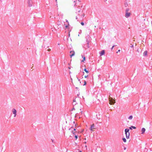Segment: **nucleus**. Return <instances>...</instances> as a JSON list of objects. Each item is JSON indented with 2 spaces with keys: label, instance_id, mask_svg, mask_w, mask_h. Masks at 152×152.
<instances>
[{
  "label": "nucleus",
  "instance_id": "obj_12",
  "mask_svg": "<svg viewBox=\"0 0 152 152\" xmlns=\"http://www.w3.org/2000/svg\"><path fill=\"white\" fill-rule=\"evenodd\" d=\"M28 4H29V6H32V1H28Z\"/></svg>",
  "mask_w": 152,
  "mask_h": 152
},
{
  "label": "nucleus",
  "instance_id": "obj_25",
  "mask_svg": "<svg viewBox=\"0 0 152 152\" xmlns=\"http://www.w3.org/2000/svg\"><path fill=\"white\" fill-rule=\"evenodd\" d=\"M120 51V50H118V51L117 52H116V53H118V52H119Z\"/></svg>",
  "mask_w": 152,
  "mask_h": 152
},
{
  "label": "nucleus",
  "instance_id": "obj_30",
  "mask_svg": "<svg viewBox=\"0 0 152 152\" xmlns=\"http://www.w3.org/2000/svg\"><path fill=\"white\" fill-rule=\"evenodd\" d=\"M132 48H133V45H132V46H131Z\"/></svg>",
  "mask_w": 152,
  "mask_h": 152
},
{
  "label": "nucleus",
  "instance_id": "obj_15",
  "mask_svg": "<svg viewBox=\"0 0 152 152\" xmlns=\"http://www.w3.org/2000/svg\"><path fill=\"white\" fill-rule=\"evenodd\" d=\"M132 128L134 129H136V127L134 126H131V127H129V128L130 129H132Z\"/></svg>",
  "mask_w": 152,
  "mask_h": 152
},
{
  "label": "nucleus",
  "instance_id": "obj_27",
  "mask_svg": "<svg viewBox=\"0 0 152 152\" xmlns=\"http://www.w3.org/2000/svg\"><path fill=\"white\" fill-rule=\"evenodd\" d=\"M114 45H113V47H112V48H111V49H112H112H113V48H114Z\"/></svg>",
  "mask_w": 152,
  "mask_h": 152
},
{
  "label": "nucleus",
  "instance_id": "obj_18",
  "mask_svg": "<svg viewBox=\"0 0 152 152\" xmlns=\"http://www.w3.org/2000/svg\"><path fill=\"white\" fill-rule=\"evenodd\" d=\"M84 71L87 73H88L89 72L86 69V68L84 69Z\"/></svg>",
  "mask_w": 152,
  "mask_h": 152
},
{
  "label": "nucleus",
  "instance_id": "obj_16",
  "mask_svg": "<svg viewBox=\"0 0 152 152\" xmlns=\"http://www.w3.org/2000/svg\"><path fill=\"white\" fill-rule=\"evenodd\" d=\"M122 140H123V141L124 142H126V139L125 138H122Z\"/></svg>",
  "mask_w": 152,
  "mask_h": 152
},
{
  "label": "nucleus",
  "instance_id": "obj_37",
  "mask_svg": "<svg viewBox=\"0 0 152 152\" xmlns=\"http://www.w3.org/2000/svg\"><path fill=\"white\" fill-rule=\"evenodd\" d=\"M80 152H82V151H80Z\"/></svg>",
  "mask_w": 152,
  "mask_h": 152
},
{
  "label": "nucleus",
  "instance_id": "obj_13",
  "mask_svg": "<svg viewBox=\"0 0 152 152\" xmlns=\"http://www.w3.org/2000/svg\"><path fill=\"white\" fill-rule=\"evenodd\" d=\"M147 55V52L146 51H145L144 53H143V55L144 56H146Z\"/></svg>",
  "mask_w": 152,
  "mask_h": 152
},
{
  "label": "nucleus",
  "instance_id": "obj_32",
  "mask_svg": "<svg viewBox=\"0 0 152 152\" xmlns=\"http://www.w3.org/2000/svg\"><path fill=\"white\" fill-rule=\"evenodd\" d=\"M126 149V148H124V149L125 150Z\"/></svg>",
  "mask_w": 152,
  "mask_h": 152
},
{
  "label": "nucleus",
  "instance_id": "obj_19",
  "mask_svg": "<svg viewBox=\"0 0 152 152\" xmlns=\"http://www.w3.org/2000/svg\"><path fill=\"white\" fill-rule=\"evenodd\" d=\"M140 49H140V48H138L137 50V52H138V53H139L140 51Z\"/></svg>",
  "mask_w": 152,
  "mask_h": 152
},
{
  "label": "nucleus",
  "instance_id": "obj_35",
  "mask_svg": "<svg viewBox=\"0 0 152 152\" xmlns=\"http://www.w3.org/2000/svg\"><path fill=\"white\" fill-rule=\"evenodd\" d=\"M86 142H84V143H85V144H86Z\"/></svg>",
  "mask_w": 152,
  "mask_h": 152
},
{
  "label": "nucleus",
  "instance_id": "obj_3",
  "mask_svg": "<svg viewBox=\"0 0 152 152\" xmlns=\"http://www.w3.org/2000/svg\"><path fill=\"white\" fill-rule=\"evenodd\" d=\"M109 104L110 105L114 104L115 102V100L111 97L110 96H109Z\"/></svg>",
  "mask_w": 152,
  "mask_h": 152
},
{
  "label": "nucleus",
  "instance_id": "obj_8",
  "mask_svg": "<svg viewBox=\"0 0 152 152\" xmlns=\"http://www.w3.org/2000/svg\"><path fill=\"white\" fill-rule=\"evenodd\" d=\"M70 53L71 54L70 55V57L71 58L72 56H74L75 54V52L74 51H71L70 52Z\"/></svg>",
  "mask_w": 152,
  "mask_h": 152
},
{
  "label": "nucleus",
  "instance_id": "obj_23",
  "mask_svg": "<svg viewBox=\"0 0 152 152\" xmlns=\"http://www.w3.org/2000/svg\"><path fill=\"white\" fill-rule=\"evenodd\" d=\"M88 75H85V78H86L87 77H88Z\"/></svg>",
  "mask_w": 152,
  "mask_h": 152
},
{
  "label": "nucleus",
  "instance_id": "obj_11",
  "mask_svg": "<svg viewBox=\"0 0 152 152\" xmlns=\"http://www.w3.org/2000/svg\"><path fill=\"white\" fill-rule=\"evenodd\" d=\"M145 131V129L144 128H142L141 130L142 134H143Z\"/></svg>",
  "mask_w": 152,
  "mask_h": 152
},
{
  "label": "nucleus",
  "instance_id": "obj_26",
  "mask_svg": "<svg viewBox=\"0 0 152 152\" xmlns=\"http://www.w3.org/2000/svg\"><path fill=\"white\" fill-rule=\"evenodd\" d=\"M68 27V26H67V25H66V26H65V27L66 28H67Z\"/></svg>",
  "mask_w": 152,
  "mask_h": 152
},
{
  "label": "nucleus",
  "instance_id": "obj_4",
  "mask_svg": "<svg viewBox=\"0 0 152 152\" xmlns=\"http://www.w3.org/2000/svg\"><path fill=\"white\" fill-rule=\"evenodd\" d=\"M72 82L74 84L75 86H77H77L78 84H80V80H78L77 78L76 79L75 81H74L73 82L72 80Z\"/></svg>",
  "mask_w": 152,
  "mask_h": 152
},
{
  "label": "nucleus",
  "instance_id": "obj_17",
  "mask_svg": "<svg viewBox=\"0 0 152 152\" xmlns=\"http://www.w3.org/2000/svg\"><path fill=\"white\" fill-rule=\"evenodd\" d=\"M133 118V116L132 115H130L128 118L129 120H131Z\"/></svg>",
  "mask_w": 152,
  "mask_h": 152
},
{
  "label": "nucleus",
  "instance_id": "obj_7",
  "mask_svg": "<svg viewBox=\"0 0 152 152\" xmlns=\"http://www.w3.org/2000/svg\"><path fill=\"white\" fill-rule=\"evenodd\" d=\"M12 112L14 114V117H15L16 115V113H17V111L14 108L12 109Z\"/></svg>",
  "mask_w": 152,
  "mask_h": 152
},
{
  "label": "nucleus",
  "instance_id": "obj_2",
  "mask_svg": "<svg viewBox=\"0 0 152 152\" xmlns=\"http://www.w3.org/2000/svg\"><path fill=\"white\" fill-rule=\"evenodd\" d=\"M129 130V129H126L125 130V134L126 138L127 139H129L130 133Z\"/></svg>",
  "mask_w": 152,
  "mask_h": 152
},
{
  "label": "nucleus",
  "instance_id": "obj_21",
  "mask_svg": "<svg viewBox=\"0 0 152 152\" xmlns=\"http://www.w3.org/2000/svg\"><path fill=\"white\" fill-rule=\"evenodd\" d=\"M75 138L76 139L77 138V135H75Z\"/></svg>",
  "mask_w": 152,
  "mask_h": 152
},
{
  "label": "nucleus",
  "instance_id": "obj_10",
  "mask_svg": "<svg viewBox=\"0 0 152 152\" xmlns=\"http://www.w3.org/2000/svg\"><path fill=\"white\" fill-rule=\"evenodd\" d=\"M70 130H71L72 131V132L73 133V134H74L75 133V129H73L72 127L70 129Z\"/></svg>",
  "mask_w": 152,
  "mask_h": 152
},
{
  "label": "nucleus",
  "instance_id": "obj_5",
  "mask_svg": "<svg viewBox=\"0 0 152 152\" xmlns=\"http://www.w3.org/2000/svg\"><path fill=\"white\" fill-rule=\"evenodd\" d=\"M96 128L95 127V126L94 124H93L91 126L90 128V130L92 132H93L94 131L95 129H96Z\"/></svg>",
  "mask_w": 152,
  "mask_h": 152
},
{
  "label": "nucleus",
  "instance_id": "obj_6",
  "mask_svg": "<svg viewBox=\"0 0 152 152\" xmlns=\"http://www.w3.org/2000/svg\"><path fill=\"white\" fill-rule=\"evenodd\" d=\"M129 10L128 9H127L126 10V13L125 14V17L126 18H128L130 16V13L129 12H128Z\"/></svg>",
  "mask_w": 152,
  "mask_h": 152
},
{
  "label": "nucleus",
  "instance_id": "obj_22",
  "mask_svg": "<svg viewBox=\"0 0 152 152\" xmlns=\"http://www.w3.org/2000/svg\"><path fill=\"white\" fill-rule=\"evenodd\" d=\"M84 85H85L86 84V81H84Z\"/></svg>",
  "mask_w": 152,
  "mask_h": 152
},
{
  "label": "nucleus",
  "instance_id": "obj_34",
  "mask_svg": "<svg viewBox=\"0 0 152 152\" xmlns=\"http://www.w3.org/2000/svg\"><path fill=\"white\" fill-rule=\"evenodd\" d=\"M80 12V10L78 12Z\"/></svg>",
  "mask_w": 152,
  "mask_h": 152
},
{
  "label": "nucleus",
  "instance_id": "obj_36",
  "mask_svg": "<svg viewBox=\"0 0 152 152\" xmlns=\"http://www.w3.org/2000/svg\"><path fill=\"white\" fill-rule=\"evenodd\" d=\"M84 16V14H83V16Z\"/></svg>",
  "mask_w": 152,
  "mask_h": 152
},
{
  "label": "nucleus",
  "instance_id": "obj_29",
  "mask_svg": "<svg viewBox=\"0 0 152 152\" xmlns=\"http://www.w3.org/2000/svg\"><path fill=\"white\" fill-rule=\"evenodd\" d=\"M73 102H75V99L73 100Z\"/></svg>",
  "mask_w": 152,
  "mask_h": 152
},
{
  "label": "nucleus",
  "instance_id": "obj_28",
  "mask_svg": "<svg viewBox=\"0 0 152 152\" xmlns=\"http://www.w3.org/2000/svg\"><path fill=\"white\" fill-rule=\"evenodd\" d=\"M70 33L69 32V36L70 37Z\"/></svg>",
  "mask_w": 152,
  "mask_h": 152
},
{
  "label": "nucleus",
  "instance_id": "obj_9",
  "mask_svg": "<svg viewBox=\"0 0 152 152\" xmlns=\"http://www.w3.org/2000/svg\"><path fill=\"white\" fill-rule=\"evenodd\" d=\"M105 53V51L104 50H102L100 53V56H101L104 55Z\"/></svg>",
  "mask_w": 152,
  "mask_h": 152
},
{
  "label": "nucleus",
  "instance_id": "obj_14",
  "mask_svg": "<svg viewBox=\"0 0 152 152\" xmlns=\"http://www.w3.org/2000/svg\"><path fill=\"white\" fill-rule=\"evenodd\" d=\"M82 57L83 58V60L81 61L82 62H83L85 60V56H82Z\"/></svg>",
  "mask_w": 152,
  "mask_h": 152
},
{
  "label": "nucleus",
  "instance_id": "obj_1",
  "mask_svg": "<svg viewBox=\"0 0 152 152\" xmlns=\"http://www.w3.org/2000/svg\"><path fill=\"white\" fill-rule=\"evenodd\" d=\"M76 0H69L68 6L70 8L72 9H74L76 5Z\"/></svg>",
  "mask_w": 152,
  "mask_h": 152
},
{
  "label": "nucleus",
  "instance_id": "obj_24",
  "mask_svg": "<svg viewBox=\"0 0 152 152\" xmlns=\"http://www.w3.org/2000/svg\"><path fill=\"white\" fill-rule=\"evenodd\" d=\"M48 51H50V49H48Z\"/></svg>",
  "mask_w": 152,
  "mask_h": 152
},
{
  "label": "nucleus",
  "instance_id": "obj_31",
  "mask_svg": "<svg viewBox=\"0 0 152 152\" xmlns=\"http://www.w3.org/2000/svg\"><path fill=\"white\" fill-rule=\"evenodd\" d=\"M85 147H86V149H87V146L86 145H85Z\"/></svg>",
  "mask_w": 152,
  "mask_h": 152
},
{
  "label": "nucleus",
  "instance_id": "obj_20",
  "mask_svg": "<svg viewBox=\"0 0 152 152\" xmlns=\"http://www.w3.org/2000/svg\"><path fill=\"white\" fill-rule=\"evenodd\" d=\"M81 24L82 25V26H83L84 25V23L83 22H82L81 23Z\"/></svg>",
  "mask_w": 152,
  "mask_h": 152
},
{
  "label": "nucleus",
  "instance_id": "obj_33",
  "mask_svg": "<svg viewBox=\"0 0 152 152\" xmlns=\"http://www.w3.org/2000/svg\"><path fill=\"white\" fill-rule=\"evenodd\" d=\"M76 19H77V17H76Z\"/></svg>",
  "mask_w": 152,
  "mask_h": 152
}]
</instances>
